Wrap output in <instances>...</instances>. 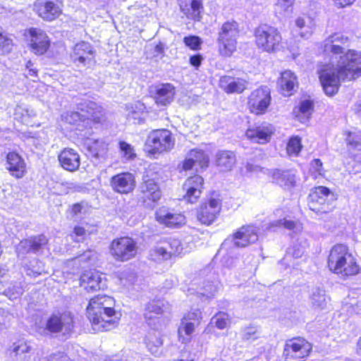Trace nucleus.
Instances as JSON below:
<instances>
[{
	"label": "nucleus",
	"instance_id": "obj_25",
	"mask_svg": "<svg viewBox=\"0 0 361 361\" xmlns=\"http://www.w3.org/2000/svg\"><path fill=\"white\" fill-rule=\"evenodd\" d=\"M234 244L238 247H246L258 240L257 229L253 226H243L234 234Z\"/></svg>",
	"mask_w": 361,
	"mask_h": 361
},
{
	"label": "nucleus",
	"instance_id": "obj_38",
	"mask_svg": "<svg viewBox=\"0 0 361 361\" xmlns=\"http://www.w3.org/2000/svg\"><path fill=\"white\" fill-rule=\"evenodd\" d=\"M306 247L307 243L305 241L301 242L299 244H294L288 249L284 258L281 262V264H286L287 267L293 266V264H290L291 258L293 257L295 259H298L301 257L305 253Z\"/></svg>",
	"mask_w": 361,
	"mask_h": 361
},
{
	"label": "nucleus",
	"instance_id": "obj_54",
	"mask_svg": "<svg viewBox=\"0 0 361 361\" xmlns=\"http://www.w3.org/2000/svg\"><path fill=\"white\" fill-rule=\"evenodd\" d=\"M183 42L186 47H189L192 50H198L200 49L202 40L199 37L191 35L185 37Z\"/></svg>",
	"mask_w": 361,
	"mask_h": 361
},
{
	"label": "nucleus",
	"instance_id": "obj_43",
	"mask_svg": "<svg viewBox=\"0 0 361 361\" xmlns=\"http://www.w3.org/2000/svg\"><path fill=\"white\" fill-rule=\"evenodd\" d=\"M275 227H284L293 233H298L302 231V226L299 221H293L290 219H283L274 221L270 225V228Z\"/></svg>",
	"mask_w": 361,
	"mask_h": 361
},
{
	"label": "nucleus",
	"instance_id": "obj_11",
	"mask_svg": "<svg viewBox=\"0 0 361 361\" xmlns=\"http://www.w3.org/2000/svg\"><path fill=\"white\" fill-rule=\"evenodd\" d=\"M28 45L30 51L37 55H43L50 47L51 41L47 34L39 28L27 30Z\"/></svg>",
	"mask_w": 361,
	"mask_h": 361
},
{
	"label": "nucleus",
	"instance_id": "obj_29",
	"mask_svg": "<svg viewBox=\"0 0 361 361\" xmlns=\"http://www.w3.org/2000/svg\"><path fill=\"white\" fill-rule=\"evenodd\" d=\"M7 169L16 178L23 177L26 173V164L22 157L16 152L7 155Z\"/></svg>",
	"mask_w": 361,
	"mask_h": 361
},
{
	"label": "nucleus",
	"instance_id": "obj_52",
	"mask_svg": "<svg viewBox=\"0 0 361 361\" xmlns=\"http://www.w3.org/2000/svg\"><path fill=\"white\" fill-rule=\"evenodd\" d=\"M13 40L6 32L0 31V51L8 53L11 51Z\"/></svg>",
	"mask_w": 361,
	"mask_h": 361
},
{
	"label": "nucleus",
	"instance_id": "obj_46",
	"mask_svg": "<svg viewBox=\"0 0 361 361\" xmlns=\"http://www.w3.org/2000/svg\"><path fill=\"white\" fill-rule=\"evenodd\" d=\"M301 139L298 136L291 137L287 144L286 150L290 156L297 157L302 149Z\"/></svg>",
	"mask_w": 361,
	"mask_h": 361
},
{
	"label": "nucleus",
	"instance_id": "obj_19",
	"mask_svg": "<svg viewBox=\"0 0 361 361\" xmlns=\"http://www.w3.org/2000/svg\"><path fill=\"white\" fill-rule=\"evenodd\" d=\"M110 185L115 192L120 194H128L135 187V177L130 173H121L111 178Z\"/></svg>",
	"mask_w": 361,
	"mask_h": 361
},
{
	"label": "nucleus",
	"instance_id": "obj_45",
	"mask_svg": "<svg viewBox=\"0 0 361 361\" xmlns=\"http://www.w3.org/2000/svg\"><path fill=\"white\" fill-rule=\"evenodd\" d=\"M218 286L213 283L207 282L197 292V294L202 297V300H207L213 298L217 293Z\"/></svg>",
	"mask_w": 361,
	"mask_h": 361
},
{
	"label": "nucleus",
	"instance_id": "obj_64",
	"mask_svg": "<svg viewBox=\"0 0 361 361\" xmlns=\"http://www.w3.org/2000/svg\"><path fill=\"white\" fill-rule=\"evenodd\" d=\"M202 57L200 54L195 55L190 57V63L192 66L198 67L202 62Z\"/></svg>",
	"mask_w": 361,
	"mask_h": 361
},
{
	"label": "nucleus",
	"instance_id": "obj_23",
	"mask_svg": "<svg viewBox=\"0 0 361 361\" xmlns=\"http://www.w3.org/2000/svg\"><path fill=\"white\" fill-rule=\"evenodd\" d=\"M161 197V191L158 185L152 179L145 180L140 187L139 198L143 202L149 204L155 202Z\"/></svg>",
	"mask_w": 361,
	"mask_h": 361
},
{
	"label": "nucleus",
	"instance_id": "obj_8",
	"mask_svg": "<svg viewBox=\"0 0 361 361\" xmlns=\"http://www.w3.org/2000/svg\"><path fill=\"white\" fill-rule=\"evenodd\" d=\"M137 250L135 241L129 237H122L114 240L110 247L111 255L116 260L121 262L135 257Z\"/></svg>",
	"mask_w": 361,
	"mask_h": 361
},
{
	"label": "nucleus",
	"instance_id": "obj_3",
	"mask_svg": "<svg viewBox=\"0 0 361 361\" xmlns=\"http://www.w3.org/2000/svg\"><path fill=\"white\" fill-rule=\"evenodd\" d=\"M329 270L342 279L357 274L360 267L356 259L349 251L348 247L343 244L334 245L330 250L328 257Z\"/></svg>",
	"mask_w": 361,
	"mask_h": 361
},
{
	"label": "nucleus",
	"instance_id": "obj_15",
	"mask_svg": "<svg viewBox=\"0 0 361 361\" xmlns=\"http://www.w3.org/2000/svg\"><path fill=\"white\" fill-rule=\"evenodd\" d=\"M156 219L161 225L171 228H178L186 223L185 216L180 213L164 207L156 212Z\"/></svg>",
	"mask_w": 361,
	"mask_h": 361
},
{
	"label": "nucleus",
	"instance_id": "obj_61",
	"mask_svg": "<svg viewBox=\"0 0 361 361\" xmlns=\"http://www.w3.org/2000/svg\"><path fill=\"white\" fill-rule=\"evenodd\" d=\"M164 44L161 42L156 44L154 47V56L157 58H161L164 53Z\"/></svg>",
	"mask_w": 361,
	"mask_h": 361
},
{
	"label": "nucleus",
	"instance_id": "obj_5",
	"mask_svg": "<svg viewBox=\"0 0 361 361\" xmlns=\"http://www.w3.org/2000/svg\"><path fill=\"white\" fill-rule=\"evenodd\" d=\"M175 145V138L166 129L156 130L148 135L145 150L150 154H161L171 151Z\"/></svg>",
	"mask_w": 361,
	"mask_h": 361
},
{
	"label": "nucleus",
	"instance_id": "obj_2",
	"mask_svg": "<svg viewBox=\"0 0 361 361\" xmlns=\"http://www.w3.org/2000/svg\"><path fill=\"white\" fill-rule=\"evenodd\" d=\"M115 301L108 295L92 298L87 307V314L96 332L110 331L116 328L121 319V313L114 310Z\"/></svg>",
	"mask_w": 361,
	"mask_h": 361
},
{
	"label": "nucleus",
	"instance_id": "obj_17",
	"mask_svg": "<svg viewBox=\"0 0 361 361\" xmlns=\"http://www.w3.org/2000/svg\"><path fill=\"white\" fill-rule=\"evenodd\" d=\"M73 327V317L70 312L53 314L47 321L44 331L57 333L61 331L68 332Z\"/></svg>",
	"mask_w": 361,
	"mask_h": 361
},
{
	"label": "nucleus",
	"instance_id": "obj_18",
	"mask_svg": "<svg viewBox=\"0 0 361 361\" xmlns=\"http://www.w3.org/2000/svg\"><path fill=\"white\" fill-rule=\"evenodd\" d=\"M209 159L207 154L201 149H191L187 154L180 165V168L183 171L192 169L194 166H199L204 169L208 166Z\"/></svg>",
	"mask_w": 361,
	"mask_h": 361
},
{
	"label": "nucleus",
	"instance_id": "obj_16",
	"mask_svg": "<svg viewBox=\"0 0 361 361\" xmlns=\"http://www.w3.org/2000/svg\"><path fill=\"white\" fill-rule=\"evenodd\" d=\"M95 51L88 42H80L73 48L71 54L72 61L82 66L90 65L94 62Z\"/></svg>",
	"mask_w": 361,
	"mask_h": 361
},
{
	"label": "nucleus",
	"instance_id": "obj_33",
	"mask_svg": "<svg viewBox=\"0 0 361 361\" xmlns=\"http://www.w3.org/2000/svg\"><path fill=\"white\" fill-rule=\"evenodd\" d=\"M174 95L175 88L170 83L161 84L156 87L154 99L159 105H168L173 101Z\"/></svg>",
	"mask_w": 361,
	"mask_h": 361
},
{
	"label": "nucleus",
	"instance_id": "obj_63",
	"mask_svg": "<svg viewBox=\"0 0 361 361\" xmlns=\"http://www.w3.org/2000/svg\"><path fill=\"white\" fill-rule=\"evenodd\" d=\"M73 233L76 237L80 238V239L77 240L78 241H79L80 239H82L85 237L86 234V231L83 227L76 226L74 228Z\"/></svg>",
	"mask_w": 361,
	"mask_h": 361
},
{
	"label": "nucleus",
	"instance_id": "obj_53",
	"mask_svg": "<svg viewBox=\"0 0 361 361\" xmlns=\"http://www.w3.org/2000/svg\"><path fill=\"white\" fill-rule=\"evenodd\" d=\"M294 0H277L275 10L280 14H285L291 10Z\"/></svg>",
	"mask_w": 361,
	"mask_h": 361
},
{
	"label": "nucleus",
	"instance_id": "obj_1",
	"mask_svg": "<svg viewBox=\"0 0 361 361\" xmlns=\"http://www.w3.org/2000/svg\"><path fill=\"white\" fill-rule=\"evenodd\" d=\"M346 41L340 34L329 37L324 44V50L331 51L334 56L329 63L322 65L318 71L319 80L325 94L332 96L337 93L341 81L355 80L361 75V52L344 49L334 44Z\"/></svg>",
	"mask_w": 361,
	"mask_h": 361
},
{
	"label": "nucleus",
	"instance_id": "obj_55",
	"mask_svg": "<svg viewBox=\"0 0 361 361\" xmlns=\"http://www.w3.org/2000/svg\"><path fill=\"white\" fill-rule=\"evenodd\" d=\"M23 290L20 284L14 285L12 288H9L6 291V295L10 300H15L23 294Z\"/></svg>",
	"mask_w": 361,
	"mask_h": 361
},
{
	"label": "nucleus",
	"instance_id": "obj_48",
	"mask_svg": "<svg viewBox=\"0 0 361 361\" xmlns=\"http://www.w3.org/2000/svg\"><path fill=\"white\" fill-rule=\"evenodd\" d=\"M164 245L166 247H168V252L170 257L180 255L185 252L181 242L178 239H172Z\"/></svg>",
	"mask_w": 361,
	"mask_h": 361
},
{
	"label": "nucleus",
	"instance_id": "obj_20",
	"mask_svg": "<svg viewBox=\"0 0 361 361\" xmlns=\"http://www.w3.org/2000/svg\"><path fill=\"white\" fill-rule=\"evenodd\" d=\"M204 185V179L202 176L196 175L186 179L183 190L185 191L184 199L190 203H195L200 197Z\"/></svg>",
	"mask_w": 361,
	"mask_h": 361
},
{
	"label": "nucleus",
	"instance_id": "obj_58",
	"mask_svg": "<svg viewBox=\"0 0 361 361\" xmlns=\"http://www.w3.org/2000/svg\"><path fill=\"white\" fill-rule=\"evenodd\" d=\"M258 338L257 329L255 327H247L244 330L243 338L245 340H255Z\"/></svg>",
	"mask_w": 361,
	"mask_h": 361
},
{
	"label": "nucleus",
	"instance_id": "obj_36",
	"mask_svg": "<svg viewBox=\"0 0 361 361\" xmlns=\"http://www.w3.org/2000/svg\"><path fill=\"white\" fill-rule=\"evenodd\" d=\"M329 298L325 290L320 288H314L310 294V303L314 310H324L328 303Z\"/></svg>",
	"mask_w": 361,
	"mask_h": 361
},
{
	"label": "nucleus",
	"instance_id": "obj_34",
	"mask_svg": "<svg viewBox=\"0 0 361 361\" xmlns=\"http://www.w3.org/2000/svg\"><path fill=\"white\" fill-rule=\"evenodd\" d=\"M235 161V155L231 151H219L216 154V164L221 171H231Z\"/></svg>",
	"mask_w": 361,
	"mask_h": 361
},
{
	"label": "nucleus",
	"instance_id": "obj_51",
	"mask_svg": "<svg viewBox=\"0 0 361 361\" xmlns=\"http://www.w3.org/2000/svg\"><path fill=\"white\" fill-rule=\"evenodd\" d=\"M119 148L121 156L126 160L133 159L135 157V152L133 147L126 142L121 141Z\"/></svg>",
	"mask_w": 361,
	"mask_h": 361
},
{
	"label": "nucleus",
	"instance_id": "obj_24",
	"mask_svg": "<svg viewBox=\"0 0 361 361\" xmlns=\"http://www.w3.org/2000/svg\"><path fill=\"white\" fill-rule=\"evenodd\" d=\"M80 286L87 291H95L106 287L102 274L96 271L85 272L80 277Z\"/></svg>",
	"mask_w": 361,
	"mask_h": 361
},
{
	"label": "nucleus",
	"instance_id": "obj_62",
	"mask_svg": "<svg viewBox=\"0 0 361 361\" xmlns=\"http://www.w3.org/2000/svg\"><path fill=\"white\" fill-rule=\"evenodd\" d=\"M84 205L82 203H76L72 206L71 212L73 216H77L82 213Z\"/></svg>",
	"mask_w": 361,
	"mask_h": 361
},
{
	"label": "nucleus",
	"instance_id": "obj_6",
	"mask_svg": "<svg viewBox=\"0 0 361 361\" xmlns=\"http://www.w3.org/2000/svg\"><path fill=\"white\" fill-rule=\"evenodd\" d=\"M257 47L266 52H275L281 47L282 37L280 32L274 27L261 26L255 32Z\"/></svg>",
	"mask_w": 361,
	"mask_h": 361
},
{
	"label": "nucleus",
	"instance_id": "obj_35",
	"mask_svg": "<svg viewBox=\"0 0 361 361\" xmlns=\"http://www.w3.org/2000/svg\"><path fill=\"white\" fill-rule=\"evenodd\" d=\"M87 151L96 159H105L108 152V144L103 140L88 139L85 142Z\"/></svg>",
	"mask_w": 361,
	"mask_h": 361
},
{
	"label": "nucleus",
	"instance_id": "obj_14",
	"mask_svg": "<svg viewBox=\"0 0 361 361\" xmlns=\"http://www.w3.org/2000/svg\"><path fill=\"white\" fill-rule=\"evenodd\" d=\"M34 6L38 16L47 21L55 20L62 13L59 0H37Z\"/></svg>",
	"mask_w": 361,
	"mask_h": 361
},
{
	"label": "nucleus",
	"instance_id": "obj_13",
	"mask_svg": "<svg viewBox=\"0 0 361 361\" xmlns=\"http://www.w3.org/2000/svg\"><path fill=\"white\" fill-rule=\"evenodd\" d=\"M271 96L268 87H262L254 90L248 98V106L252 113L264 114L270 104Z\"/></svg>",
	"mask_w": 361,
	"mask_h": 361
},
{
	"label": "nucleus",
	"instance_id": "obj_42",
	"mask_svg": "<svg viewBox=\"0 0 361 361\" xmlns=\"http://www.w3.org/2000/svg\"><path fill=\"white\" fill-rule=\"evenodd\" d=\"M313 111V103L312 101L306 99L302 101L298 107V111L295 110V114L298 120L305 123L308 120Z\"/></svg>",
	"mask_w": 361,
	"mask_h": 361
},
{
	"label": "nucleus",
	"instance_id": "obj_21",
	"mask_svg": "<svg viewBox=\"0 0 361 361\" xmlns=\"http://www.w3.org/2000/svg\"><path fill=\"white\" fill-rule=\"evenodd\" d=\"M274 131V128L272 125L264 123L257 126L247 129L245 135L252 142L259 144H265L269 142Z\"/></svg>",
	"mask_w": 361,
	"mask_h": 361
},
{
	"label": "nucleus",
	"instance_id": "obj_41",
	"mask_svg": "<svg viewBox=\"0 0 361 361\" xmlns=\"http://www.w3.org/2000/svg\"><path fill=\"white\" fill-rule=\"evenodd\" d=\"M168 307L169 304L164 300H152L147 304L145 316L147 319H151L153 317L152 313L160 314L168 309Z\"/></svg>",
	"mask_w": 361,
	"mask_h": 361
},
{
	"label": "nucleus",
	"instance_id": "obj_26",
	"mask_svg": "<svg viewBox=\"0 0 361 361\" xmlns=\"http://www.w3.org/2000/svg\"><path fill=\"white\" fill-rule=\"evenodd\" d=\"M264 173L272 178L273 182L281 187L289 189L295 186V175L292 171L266 169Z\"/></svg>",
	"mask_w": 361,
	"mask_h": 361
},
{
	"label": "nucleus",
	"instance_id": "obj_49",
	"mask_svg": "<svg viewBox=\"0 0 361 361\" xmlns=\"http://www.w3.org/2000/svg\"><path fill=\"white\" fill-rule=\"evenodd\" d=\"M146 343L149 350L152 354L157 355L159 353V349L161 347L163 341L159 336L149 335L147 338Z\"/></svg>",
	"mask_w": 361,
	"mask_h": 361
},
{
	"label": "nucleus",
	"instance_id": "obj_44",
	"mask_svg": "<svg viewBox=\"0 0 361 361\" xmlns=\"http://www.w3.org/2000/svg\"><path fill=\"white\" fill-rule=\"evenodd\" d=\"M149 257L154 262H161L171 258L168 247H166L165 245H159L152 248L149 252Z\"/></svg>",
	"mask_w": 361,
	"mask_h": 361
},
{
	"label": "nucleus",
	"instance_id": "obj_28",
	"mask_svg": "<svg viewBox=\"0 0 361 361\" xmlns=\"http://www.w3.org/2000/svg\"><path fill=\"white\" fill-rule=\"evenodd\" d=\"M47 242L48 240L44 235L22 240L17 247L18 254L20 255L30 252H36L43 249Z\"/></svg>",
	"mask_w": 361,
	"mask_h": 361
},
{
	"label": "nucleus",
	"instance_id": "obj_9",
	"mask_svg": "<svg viewBox=\"0 0 361 361\" xmlns=\"http://www.w3.org/2000/svg\"><path fill=\"white\" fill-rule=\"evenodd\" d=\"M202 312L199 309H193L186 313L181 319L178 327L179 341L183 343L189 342L195 328L202 320Z\"/></svg>",
	"mask_w": 361,
	"mask_h": 361
},
{
	"label": "nucleus",
	"instance_id": "obj_22",
	"mask_svg": "<svg viewBox=\"0 0 361 361\" xmlns=\"http://www.w3.org/2000/svg\"><path fill=\"white\" fill-rule=\"evenodd\" d=\"M61 166L66 171L74 172L80 165V157L78 152L72 148L63 149L59 155Z\"/></svg>",
	"mask_w": 361,
	"mask_h": 361
},
{
	"label": "nucleus",
	"instance_id": "obj_59",
	"mask_svg": "<svg viewBox=\"0 0 361 361\" xmlns=\"http://www.w3.org/2000/svg\"><path fill=\"white\" fill-rule=\"evenodd\" d=\"M94 257V253L92 251H87L80 257L74 259L72 262L75 264L80 262H87L91 260Z\"/></svg>",
	"mask_w": 361,
	"mask_h": 361
},
{
	"label": "nucleus",
	"instance_id": "obj_4",
	"mask_svg": "<svg viewBox=\"0 0 361 361\" xmlns=\"http://www.w3.org/2000/svg\"><path fill=\"white\" fill-rule=\"evenodd\" d=\"M238 35V25L236 22L223 24L217 39L219 52L221 56H231L236 50Z\"/></svg>",
	"mask_w": 361,
	"mask_h": 361
},
{
	"label": "nucleus",
	"instance_id": "obj_57",
	"mask_svg": "<svg viewBox=\"0 0 361 361\" xmlns=\"http://www.w3.org/2000/svg\"><path fill=\"white\" fill-rule=\"evenodd\" d=\"M311 171L315 173V177L317 176H324V170L320 159H315L311 162Z\"/></svg>",
	"mask_w": 361,
	"mask_h": 361
},
{
	"label": "nucleus",
	"instance_id": "obj_31",
	"mask_svg": "<svg viewBox=\"0 0 361 361\" xmlns=\"http://www.w3.org/2000/svg\"><path fill=\"white\" fill-rule=\"evenodd\" d=\"M281 94L285 97L290 96L298 87V78L295 73L290 71H285L281 73V78L279 80Z\"/></svg>",
	"mask_w": 361,
	"mask_h": 361
},
{
	"label": "nucleus",
	"instance_id": "obj_50",
	"mask_svg": "<svg viewBox=\"0 0 361 361\" xmlns=\"http://www.w3.org/2000/svg\"><path fill=\"white\" fill-rule=\"evenodd\" d=\"M229 322V317L226 313L219 312L211 319V323L214 324L219 329H225Z\"/></svg>",
	"mask_w": 361,
	"mask_h": 361
},
{
	"label": "nucleus",
	"instance_id": "obj_27",
	"mask_svg": "<svg viewBox=\"0 0 361 361\" xmlns=\"http://www.w3.org/2000/svg\"><path fill=\"white\" fill-rule=\"evenodd\" d=\"M247 85V82L240 78L224 75L219 80V87L228 94L241 93Z\"/></svg>",
	"mask_w": 361,
	"mask_h": 361
},
{
	"label": "nucleus",
	"instance_id": "obj_12",
	"mask_svg": "<svg viewBox=\"0 0 361 361\" xmlns=\"http://www.w3.org/2000/svg\"><path fill=\"white\" fill-rule=\"evenodd\" d=\"M221 209V200L219 197H212L202 204L197 212V218L202 224L211 225L217 218Z\"/></svg>",
	"mask_w": 361,
	"mask_h": 361
},
{
	"label": "nucleus",
	"instance_id": "obj_37",
	"mask_svg": "<svg viewBox=\"0 0 361 361\" xmlns=\"http://www.w3.org/2000/svg\"><path fill=\"white\" fill-rule=\"evenodd\" d=\"M330 194L329 188L324 186H319L315 188L310 194L309 196V207L312 210L317 209L314 204H323L326 197Z\"/></svg>",
	"mask_w": 361,
	"mask_h": 361
},
{
	"label": "nucleus",
	"instance_id": "obj_10",
	"mask_svg": "<svg viewBox=\"0 0 361 361\" xmlns=\"http://www.w3.org/2000/svg\"><path fill=\"white\" fill-rule=\"evenodd\" d=\"M312 350V345L301 337L293 338L286 342L283 355L286 361H293L307 357Z\"/></svg>",
	"mask_w": 361,
	"mask_h": 361
},
{
	"label": "nucleus",
	"instance_id": "obj_60",
	"mask_svg": "<svg viewBox=\"0 0 361 361\" xmlns=\"http://www.w3.org/2000/svg\"><path fill=\"white\" fill-rule=\"evenodd\" d=\"M47 361H71L69 357L63 353H56L51 355Z\"/></svg>",
	"mask_w": 361,
	"mask_h": 361
},
{
	"label": "nucleus",
	"instance_id": "obj_7",
	"mask_svg": "<svg viewBox=\"0 0 361 361\" xmlns=\"http://www.w3.org/2000/svg\"><path fill=\"white\" fill-rule=\"evenodd\" d=\"M78 111H68L62 116L63 119L71 124H76L80 121L92 120L99 123L103 116L102 108L95 102L87 101L78 105Z\"/></svg>",
	"mask_w": 361,
	"mask_h": 361
},
{
	"label": "nucleus",
	"instance_id": "obj_47",
	"mask_svg": "<svg viewBox=\"0 0 361 361\" xmlns=\"http://www.w3.org/2000/svg\"><path fill=\"white\" fill-rule=\"evenodd\" d=\"M26 274L31 277H37L44 272L42 263L37 259H34L25 267Z\"/></svg>",
	"mask_w": 361,
	"mask_h": 361
},
{
	"label": "nucleus",
	"instance_id": "obj_32",
	"mask_svg": "<svg viewBox=\"0 0 361 361\" xmlns=\"http://www.w3.org/2000/svg\"><path fill=\"white\" fill-rule=\"evenodd\" d=\"M181 11L188 18L199 20L202 10L201 0H178Z\"/></svg>",
	"mask_w": 361,
	"mask_h": 361
},
{
	"label": "nucleus",
	"instance_id": "obj_30",
	"mask_svg": "<svg viewBox=\"0 0 361 361\" xmlns=\"http://www.w3.org/2000/svg\"><path fill=\"white\" fill-rule=\"evenodd\" d=\"M314 27V23L310 18L299 17L295 21L292 33L295 37L299 36L301 38L308 39L312 36Z\"/></svg>",
	"mask_w": 361,
	"mask_h": 361
},
{
	"label": "nucleus",
	"instance_id": "obj_40",
	"mask_svg": "<svg viewBox=\"0 0 361 361\" xmlns=\"http://www.w3.org/2000/svg\"><path fill=\"white\" fill-rule=\"evenodd\" d=\"M32 347L25 341H19L13 344L11 348V355L23 360L27 357V354L30 353Z\"/></svg>",
	"mask_w": 361,
	"mask_h": 361
},
{
	"label": "nucleus",
	"instance_id": "obj_39",
	"mask_svg": "<svg viewBox=\"0 0 361 361\" xmlns=\"http://www.w3.org/2000/svg\"><path fill=\"white\" fill-rule=\"evenodd\" d=\"M145 110L144 104L137 102L127 106V117L134 123H140L143 121V114Z\"/></svg>",
	"mask_w": 361,
	"mask_h": 361
},
{
	"label": "nucleus",
	"instance_id": "obj_56",
	"mask_svg": "<svg viewBox=\"0 0 361 361\" xmlns=\"http://www.w3.org/2000/svg\"><path fill=\"white\" fill-rule=\"evenodd\" d=\"M361 140V136L355 132L346 133L345 141L348 145L356 147Z\"/></svg>",
	"mask_w": 361,
	"mask_h": 361
}]
</instances>
